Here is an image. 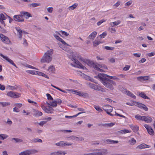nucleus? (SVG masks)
Masks as SVG:
<instances>
[{
	"label": "nucleus",
	"mask_w": 155,
	"mask_h": 155,
	"mask_svg": "<svg viewBox=\"0 0 155 155\" xmlns=\"http://www.w3.org/2000/svg\"><path fill=\"white\" fill-rule=\"evenodd\" d=\"M16 29L19 35V38H21L22 35V33H23L24 34H28V32L22 31L19 27H16L15 28Z\"/></svg>",
	"instance_id": "nucleus-11"
},
{
	"label": "nucleus",
	"mask_w": 155,
	"mask_h": 155,
	"mask_svg": "<svg viewBox=\"0 0 155 155\" xmlns=\"http://www.w3.org/2000/svg\"><path fill=\"white\" fill-rule=\"evenodd\" d=\"M57 155H64L67 153L66 152L59 151L57 152Z\"/></svg>",
	"instance_id": "nucleus-45"
},
{
	"label": "nucleus",
	"mask_w": 155,
	"mask_h": 155,
	"mask_svg": "<svg viewBox=\"0 0 155 155\" xmlns=\"http://www.w3.org/2000/svg\"><path fill=\"white\" fill-rule=\"evenodd\" d=\"M53 10V9L52 7H49L47 8L48 12L49 13H51Z\"/></svg>",
	"instance_id": "nucleus-64"
},
{
	"label": "nucleus",
	"mask_w": 155,
	"mask_h": 155,
	"mask_svg": "<svg viewBox=\"0 0 155 155\" xmlns=\"http://www.w3.org/2000/svg\"><path fill=\"white\" fill-rule=\"evenodd\" d=\"M124 92L127 94V95L131 97L134 99H135L136 97L131 92L127 90L126 89H124Z\"/></svg>",
	"instance_id": "nucleus-15"
},
{
	"label": "nucleus",
	"mask_w": 155,
	"mask_h": 155,
	"mask_svg": "<svg viewBox=\"0 0 155 155\" xmlns=\"http://www.w3.org/2000/svg\"><path fill=\"white\" fill-rule=\"evenodd\" d=\"M78 4L77 3H75L72 5L69 6L68 9L70 10H72L75 9L76 7L78 6Z\"/></svg>",
	"instance_id": "nucleus-30"
},
{
	"label": "nucleus",
	"mask_w": 155,
	"mask_h": 155,
	"mask_svg": "<svg viewBox=\"0 0 155 155\" xmlns=\"http://www.w3.org/2000/svg\"><path fill=\"white\" fill-rule=\"evenodd\" d=\"M12 140H14L16 143H20L23 141L22 140L17 138H13L12 139Z\"/></svg>",
	"instance_id": "nucleus-38"
},
{
	"label": "nucleus",
	"mask_w": 155,
	"mask_h": 155,
	"mask_svg": "<svg viewBox=\"0 0 155 155\" xmlns=\"http://www.w3.org/2000/svg\"><path fill=\"white\" fill-rule=\"evenodd\" d=\"M143 81H146L149 80L150 77L148 76H143Z\"/></svg>",
	"instance_id": "nucleus-61"
},
{
	"label": "nucleus",
	"mask_w": 155,
	"mask_h": 155,
	"mask_svg": "<svg viewBox=\"0 0 155 155\" xmlns=\"http://www.w3.org/2000/svg\"><path fill=\"white\" fill-rule=\"evenodd\" d=\"M103 109L105 111L112 112L113 110L112 107L109 106H104Z\"/></svg>",
	"instance_id": "nucleus-22"
},
{
	"label": "nucleus",
	"mask_w": 155,
	"mask_h": 155,
	"mask_svg": "<svg viewBox=\"0 0 155 155\" xmlns=\"http://www.w3.org/2000/svg\"><path fill=\"white\" fill-rule=\"evenodd\" d=\"M8 137V136L5 134H0V139L4 140L6 139Z\"/></svg>",
	"instance_id": "nucleus-32"
},
{
	"label": "nucleus",
	"mask_w": 155,
	"mask_h": 155,
	"mask_svg": "<svg viewBox=\"0 0 155 155\" xmlns=\"http://www.w3.org/2000/svg\"><path fill=\"white\" fill-rule=\"evenodd\" d=\"M56 104L60 105L62 103V101L60 99H57L56 100H54Z\"/></svg>",
	"instance_id": "nucleus-52"
},
{
	"label": "nucleus",
	"mask_w": 155,
	"mask_h": 155,
	"mask_svg": "<svg viewBox=\"0 0 155 155\" xmlns=\"http://www.w3.org/2000/svg\"><path fill=\"white\" fill-rule=\"evenodd\" d=\"M7 95L8 96L12 98H16L20 97L21 94L16 92L10 91L7 93Z\"/></svg>",
	"instance_id": "nucleus-4"
},
{
	"label": "nucleus",
	"mask_w": 155,
	"mask_h": 155,
	"mask_svg": "<svg viewBox=\"0 0 155 155\" xmlns=\"http://www.w3.org/2000/svg\"><path fill=\"white\" fill-rule=\"evenodd\" d=\"M139 95L141 97L144 99H149V97L147 96L144 93L141 92L140 93Z\"/></svg>",
	"instance_id": "nucleus-31"
},
{
	"label": "nucleus",
	"mask_w": 155,
	"mask_h": 155,
	"mask_svg": "<svg viewBox=\"0 0 155 155\" xmlns=\"http://www.w3.org/2000/svg\"><path fill=\"white\" fill-rule=\"evenodd\" d=\"M1 57H2L4 59L6 60L8 62H9L10 64L12 65L13 66H15L16 68H17V66L16 65V64L14 63L13 61L9 59V58L7 57L6 56H5L3 54H2Z\"/></svg>",
	"instance_id": "nucleus-12"
},
{
	"label": "nucleus",
	"mask_w": 155,
	"mask_h": 155,
	"mask_svg": "<svg viewBox=\"0 0 155 155\" xmlns=\"http://www.w3.org/2000/svg\"><path fill=\"white\" fill-rule=\"evenodd\" d=\"M114 124L111 123H108V124H98V126H102L104 127H111L114 126Z\"/></svg>",
	"instance_id": "nucleus-26"
},
{
	"label": "nucleus",
	"mask_w": 155,
	"mask_h": 155,
	"mask_svg": "<svg viewBox=\"0 0 155 155\" xmlns=\"http://www.w3.org/2000/svg\"><path fill=\"white\" fill-rule=\"evenodd\" d=\"M42 115V113L37 110H35L33 115L35 117H38L41 116Z\"/></svg>",
	"instance_id": "nucleus-27"
},
{
	"label": "nucleus",
	"mask_w": 155,
	"mask_h": 155,
	"mask_svg": "<svg viewBox=\"0 0 155 155\" xmlns=\"http://www.w3.org/2000/svg\"><path fill=\"white\" fill-rule=\"evenodd\" d=\"M94 68L97 71H99L100 72H103V71L102 69L100 68L99 66H98L96 64V66Z\"/></svg>",
	"instance_id": "nucleus-57"
},
{
	"label": "nucleus",
	"mask_w": 155,
	"mask_h": 155,
	"mask_svg": "<svg viewBox=\"0 0 155 155\" xmlns=\"http://www.w3.org/2000/svg\"><path fill=\"white\" fill-rule=\"evenodd\" d=\"M72 91L74 92V94L82 97H86L88 96V94L87 93L81 92L75 90H72Z\"/></svg>",
	"instance_id": "nucleus-8"
},
{
	"label": "nucleus",
	"mask_w": 155,
	"mask_h": 155,
	"mask_svg": "<svg viewBox=\"0 0 155 155\" xmlns=\"http://www.w3.org/2000/svg\"><path fill=\"white\" fill-rule=\"evenodd\" d=\"M135 103L134 104L135 106H137L141 109L144 110L146 111L148 110V108L145 105L137 102H135Z\"/></svg>",
	"instance_id": "nucleus-6"
},
{
	"label": "nucleus",
	"mask_w": 155,
	"mask_h": 155,
	"mask_svg": "<svg viewBox=\"0 0 155 155\" xmlns=\"http://www.w3.org/2000/svg\"><path fill=\"white\" fill-rule=\"evenodd\" d=\"M101 83L106 87L111 90H113L114 89L113 86L116 85V83L114 81L106 77H105L104 80H102Z\"/></svg>",
	"instance_id": "nucleus-2"
},
{
	"label": "nucleus",
	"mask_w": 155,
	"mask_h": 155,
	"mask_svg": "<svg viewBox=\"0 0 155 155\" xmlns=\"http://www.w3.org/2000/svg\"><path fill=\"white\" fill-rule=\"evenodd\" d=\"M117 140H113L110 139H107L104 141V143L106 144L117 143H118Z\"/></svg>",
	"instance_id": "nucleus-20"
},
{
	"label": "nucleus",
	"mask_w": 155,
	"mask_h": 155,
	"mask_svg": "<svg viewBox=\"0 0 155 155\" xmlns=\"http://www.w3.org/2000/svg\"><path fill=\"white\" fill-rule=\"evenodd\" d=\"M148 133L150 135H153L154 134V131L152 129V128L151 127L148 130H147Z\"/></svg>",
	"instance_id": "nucleus-40"
},
{
	"label": "nucleus",
	"mask_w": 155,
	"mask_h": 155,
	"mask_svg": "<svg viewBox=\"0 0 155 155\" xmlns=\"http://www.w3.org/2000/svg\"><path fill=\"white\" fill-rule=\"evenodd\" d=\"M104 48L107 50H113L114 49V47L107 46H105Z\"/></svg>",
	"instance_id": "nucleus-46"
},
{
	"label": "nucleus",
	"mask_w": 155,
	"mask_h": 155,
	"mask_svg": "<svg viewBox=\"0 0 155 155\" xmlns=\"http://www.w3.org/2000/svg\"><path fill=\"white\" fill-rule=\"evenodd\" d=\"M27 72L28 73L32 74L37 75V71H35L28 70Z\"/></svg>",
	"instance_id": "nucleus-42"
},
{
	"label": "nucleus",
	"mask_w": 155,
	"mask_h": 155,
	"mask_svg": "<svg viewBox=\"0 0 155 155\" xmlns=\"http://www.w3.org/2000/svg\"><path fill=\"white\" fill-rule=\"evenodd\" d=\"M109 30L112 33H114L116 31V30L115 28H109Z\"/></svg>",
	"instance_id": "nucleus-49"
},
{
	"label": "nucleus",
	"mask_w": 155,
	"mask_h": 155,
	"mask_svg": "<svg viewBox=\"0 0 155 155\" xmlns=\"http://www.w3.org/2000/svg\"><path fill=\"white\" fill-rule=\"evenodd\" d=\"M47 121H41L40 123H38V124L41 126H43V125L46 123Z\"/></svg>",
	"instance_id": "nucleus-58"
},
{
	"label": "nucleus",
	"mask_w": 155,
	"mask_h": 155,
	"mask_svg": "<svg viewBox=\"0 0 155 155\" xmlns=\"http://www.w3.org/2000/svg\"><path fill=\"white\" fill-rule=\"evenodd\" d=\"M60 32L61 33V34L62 35H64L66 37L68 36L69 35V33H68L67 32L61 30L60 31Z\"/></svg>",
	"instance_id": "nucleus-47"
},
{
	"label": "nucleus",
	"mask_w": 155,
	"mask_h": 155,
	"mask_svg": "<svg viewBox=\"0 0 155 155\" xmlns=\"http://www.w3.org/2000/svg\"><path fill=\"white\" fill-rule=\"evenodd\" d=\"M29 151V154H32L38 152V151L35 149L28 150Z\"/></svg>",
	"instance_id": "nucleus-33"
},
{
	"label": "nucleus",
	"mask_w": 155,
	"mask_h": 155,
	"mask_svg": "<svg viewBox=\"0 0 155 155\" xmlns=\"http://www.w3.org/2000/svg\"><path fill=\"white\" fill-rule=\"evenodd\" d=\"M14 20L16 21L22 22L24 21V19L21 14L16 15L13 16Z\"/></svg>",
	"instance_id": "nucleus-5"
},
{
	"label": "nucleus",
	"mask_w": 155,
	"mask_h": 155,
	"mask_svg": "<svg viewBox=\"0 0 155 155\" xmlns=\"http://www.w3.org/2000/svg\"><path fill=\"white\" fill-rule=\"evenodd\" d=\"M150 147V146L148 145H147L144 143L138 146L137 147V148H138L140 149H142L144 148H148Z\"/></svg>",
	"instance_id": "nucleus-19"
},
{
	"label": "nucleus",
	"mask_w": 155,
	"mask_h": 155,
	"mask_svg": "<svg viewBox=\"0 0 155 155\" xmlns=\"http://www.w3.org/2000/svg\"><path fill=\"white\" fill-rule=\"evenodd\" d=\"M130 67V66L129 65H126L125 67L124 68L123 70L124 71H127L129 69Z\"/></svg>",
	"instance_id": "nucleus-59"
},
{
	"label": "nucleus",
	"mask_w": 155,
	"mask_h": 155,
	"mask_svg": "<svg viewBox=\"0 0 155 155\" xmlns=\"http://www.w3.org/2000/svg\"><path fill=\"white\" fill-rule=\"evenodd\" d=\"M28 6L30 8H35L41 5L39 3H33L28 5Z\"/></svg>",
	"instance_id": "nucleus-25"
},
{
	"label": "nucleus",
	"mask_w": 155,
	"mask_h": 155,
	"mask_svg": "<svg viewBox=\"0 0 155 155\" xmlns=\"http://www.w3.org/2000/svg\"><path fill=\"white\" fill-rule=\"evenodd\" d=\"M88 84L89 85V87L91 89L95 90L97 91L99 86L90 82Z\"/></svg>",
	"instance_id": "nucleus-17"
},
{
	"label": "nucleus",
	"mask_w": 155,
	"mask_h": 155,
	"mask_svg": "<svg viewBox=\"0 0 155 155\" xmlns=\"http://www.w3.org/2000/svg\"><path fill=\"white\" fill-rule=\"evenodd\" d=\"M97 35V32L96 31H94L92 32L88 37V38L91 39L93 40Z\"/></svg>",
	"instance_id": "nucleus-23"
},
{
	"label": "nucleus",
	"mask_w": 155,
	"mask_h": 155,
	"mask_svg": "<svg viewBox=\"0 0 155 155\" xmlns=\"http://www.w3.org/2000/svg\"><path fill=\"white\" fill-rule=\"evenodd\" d=\"M41 107L46 113L48 114H52L53 113L54 110L51 107L49 106L48 107H46L43 106V107L41 106Z\"/></svg>",
	"instance_id": "nucleus-10"
},
{
	"label": "nucleus",
	"mask_w": 155,
	"mask_h": 155,
	"mask_svg": "<svg viewBox=\"0 0 155 155\" xmlns=\"http://www.w3.org/2000/svg\"><path fill=\"white\" fill-rule=\"evenodd\" d=\"M50 106L55 107L57 106V104H56L55 101H54L51 102H50Z\"/></svg>",
	"instance_id": "nucleus-51"
},
{
	"label": "nucleus",
	"mask_w": 155,
	"mask_h": 155,
	"mask_svg": "<svg viewBox=\"0 0 155 155\" xmlns=\"http://www.w3.org/2000/svg\"><path fill=\"white\" fill-rule=\"evenodd\" d=\"M71 60L72 61H74V63L76 65H77V67L83 70H87V69L83 64L81 63L79 61L77 60H76V59L74 57H73L71 58Z\"/></svg>",
	"instance_id": "nucleus-3"
},
{
	"label": "nucleus",
	"mask_w": 155,
	"mask_h": 155,
	"mask_svg": "<svg viewBox=\"0 0 155 155\" xmlns=\"http://www.w3.org/2000/svg\"><path fill=\"white\" fill-rule=\"evenodd\" d=\"M6 19V17L2 13H1L0 15V19L2 20H5Z\"/></svg>",
	"instance_id": "nucleus-50"
},
{
	"label": "nucleus",
	"mask_w": 155,
	"mask_h": 155,
	"mask_svg": "<svg viewBox=\"0 0 155 155\" xmlns=\"http://www.w3.org/2000/svg\"><path fill=\"white\" fill-rule=\"evenodd\" d=\"M106 20H104V19H103V20H101L100 21H98L97 24V25H98V26H99L100 25H101L102 23H103V22H104L105 21H106Z\"/></svg>",
	"instance_id": "nucleus-56"
},
{
	"label": "nucleus",
	"mask_w": 155,
	"mask_h": 155,
	"mask_svg": "<svg viewBox=\"0 0 155 155\" xmlns=\"http://www.w3.org/2000/svg\"><path fill=\"white\" fill-rule=\"evenodd\" d=\"M0 37L1 40L4 43L6 44H9L11 41L8 37L5 36L3 34H0Z\"/></svg>",
	"instance_id": "nucleus-9"
},
{
	"label": "nucleus",
	"mask_w": 155,
	"mask_h": 155,
	"mask_svg": "<svg viewBox=\"0 0 155 155\" xmlns=\"http://www.w3.org/2000/svg\"><path fill=\"white\" fill-rule=\"evenodd\" d=\"M130 127L133 131L135 133L137 132L139 130V127L137 125L132 124Z\"/></svg>",
	"instance_id": "nucleus-24"
},
{
	"label": "nucleus",
	"mask_w": 155,
	"mask_h": 155,
	"mask_svg": "<svg viewBox=\"0 0 155 155\" xmlns=\"http://www.w3.org/2000/svg\"><path fill=\"white\" fill-rule=\"evenodd\" d=\"M101 42L100 41L95 40L93 42V45L94 46L96 47Z\"/></svg>",
	"instance_id": "nucleus-55"
},
{
	"label": "nucleus",
	"mask_w": 155,
	"mask_h": 155,
	"mask_svg": "<svg viewBox=\"0 0 155 155\" xmlns=\"http://www.w3.org/2000/svg\"><path fill=\"white\" fill-rule=\"evenodd\" d=\"M119 132H120V133L121 134H126L127 133L130 132L128 130H126V129H124V130H121Z\"/></svg>",
	"instance_id": "nucleus-43"
},
{
	"label": "nucleus",
	"mask_w": 155,
	"mask_h": 155,
	"mask_svg": "<svg viewBox=\"0 0 155 155\" xmlns=\"http://www.w3.org/2000/svg\"><path fill=\"white\" fill-rule=\"evenodd\" d=\"M94 108L97 111L99 112L102 111H103L102 110L100 107L99 106L94 105Z\"/></svg>",
	"instance_id": "nucleus-44"
},
{
	"label": "nucleus",
	"mask_w": 155,
	"mask_h": 155,
	"mask_svg": "<svg viewBox=\"0 0 155 155\" xmlns=\"http://www.w3.org/2000/svg\"><path fill=\"white\" fill-rule=\"evenodd\" d=\"M20 14H22L23 17H25L27 19L29 17H32L31 15L28 12L23 11L20 12Z\"/></svg>",
	"instance_id": "nucleus-14"
},
{
	"label": "nucleus",
	"mask_w": 155,
	"mask_h": 155,
	"mask_svg": "<svg viewBox=\"0 0 155 155\" xmlns=\"http://www.w3.org/2000/svg\"><path fill=\"white\" fill-rule=\"evenodd\" d=\"M48 71L50 73H53L55 71V68L54 66H50L48 69Z\"/></svg>",
	"instance_id": "nucleus-39"
},
{
	"label": "nucleus",
	"mask_w": 155,
	"mask_h": 155,
	"mask_svg": "<svg viewBox=\"0 0 155 155\" xmlns=\"http://www.w3.org/2000/svg\"><path fill=\"white\" fill-rule=\"evenodd\" d=\"M144 116H141L139 114H137L135 116L136 119L139 120L143 121Z\"/></svg>",
	"instance_id": "nucleus-29"
},
{
	"label": "nucleus",
	"mask_w": 155,
	"mask_h": 155,
	"mask_svg": "<svg viewBox=\"0 0 155 155\" xmlns=\"http://www.w3.org/2000/svg\"><path fill=\"white\" fill-rule=\"evenodd\" d=\"M130 144L132 145H133L136 143V140L134 138H132L131 140H129Z\"/></svg>",
	"instance_id": "nucleus-48"
},
{
	"label": "nucleus",
	"mask_w": 155,
	"mask_h": 155,
	"mask_svg": "<svg viewBox=\"0 0 155 155\" xmlns=\"http://www.w3.org/2000/svg\"><path fill=\"white\" fill-rule=\"evenodd\" d=\"M133 55L137 57H140L141 55V54L140 53H137L133 54Z\"/></svg>",
	"instance_id": "nucleus-63"
},
{
	"label": "nucleus",
	"mask_w": 155,
	"mask_h": 155,
	"mask_svg": "<svg viewBox=\"0 0 155 155\" xmlns=\"http://www.w3.org/2000/svg\"><path fill=\"white\" fill-rule=\"evenodd\" d=\"M107 35V33L106 32H104L102 34L100 35L101 38H104Z\"/></svg>",
	"instance_id": "nucleus-62"
},
{
	"label": "nucleus",
	"mask_w": 155,
	"mask_h": 155,
	"mask_svg": "<svg viewBox=\"0 0 155 155\" xmlns=\"http://www.w3.org/2000/svg\"><path fill=\"white\" fill-rule=\"evenodd\" d=\"M0 104L2 107H5L10 105V103L6 102H0Z\"/></svg>",
	"instance_id": "nucleus-36"
},
{
	"label": "nucleus",
	"mask_w": 155,
	"mask_h": 155,
	"mask_svg": "<svg viewBox=\"0 0 155 155\" xmlns=\"http://www.w3.org/2000/svg\"><path fill=\"white\" fill-rule=\"evenodd\" d=\"M32 142L35 143H36L37 142H39V143H42V140L39 138H34L32 140Z\"/></svg>",
	"instance_id": "nucleus-41"
},
{
	"label": "nucleus",
	"mask_w": 155,
	"mask_h": 155,
	"mask_svg": "<svg viewBox=\"0 0 155 155\" xmlns=\"http://www.w3.org/2000/svg\"><path fill=\"white\" fill-rule=\"evenodd\" d=\"M19 155H29L28 150H27L21 152L19 153Z\"/></svg>",
	"instance_id": "nucleus-35"
},
{
	"label": "nucleus",
	"mask_w": 155,
	"mask_h": 155,
	"mask_svg": "<svg viewBox=\"0 0 155 155\" xmlns=\"http://www.w3.org/2000/svg\"><path fill=\"white\" fill-rule=\"evenodd\" d=\"M8 87L10 88V90L12 91L16 90L18 87V86L16 85L13 86L8 85Z\"/></svg>",
	"instance_id": "nucleus-37"
},
{
	"label": "nucleus",
	"mask_w": 155,
	"mask_h": 155,
	"mask_svg": "<svg viewBox=\"0 0 155 155\" xmlns=\"http://www.w3.org/2000/svg\"><path fill=\"white\" fill-rule=\"evenodd\" d=\"M105 154V152L102 151L98 152H94L89 153H84V155H104Z\"/></svg>",
	"instance_id": "nucleus-16"
},
{
	"label": "nucleus",
	"mask_w": 155,
	"mask_h": 155,
	"mask_svg": "<svg viewBox=\"0 0 155 155\" xmlns=\"http://www.w3.org/2000/svg\"><path fill=\"white\" fill-rule=\"evenodd\" d=\"M153 119L151 117L144 116L143 121L147 123H150L152 121Z\"/></svg>",
	"instance_id": "nucleus-18"
},
{
	"label": "nucleus",
	"mask_w": 155,
	"mask_h": 155,
	"mask_svg": "<svg viewBox=\"0 0 155 155\" xmlns=\"http://www.w3.org/2000/svg\"><path fill=\"white\" fill-rule=\"evenodd\" d=\"M103 74H99L98 75L94 76V78L96 79H99L101 82H102V80H103L105 77Z\"/></svg>",
	"instance_id": "nucleus-21"
},
{
	"label": "nucleus",
	"mask_w": 155,
	"mask_h": 155,
	"mask_svg": "<svg viewBox=\"0 0 155 155\" xmlns=\"http://www.w3.org/2000/svg\"><path fill=\"white\" fill-rule=\"evenodd\" d=\"M46 96L48 100H51V101L53 100V98L51 96V95L47 93L46 94Z\"/></svg>",
	"instance_id": "nucleus-53"
},
{
	"label": "nucleus",
	"mask_w": 155,
	"mask_h": 155,
	"mask_svg": "<svg viewBox=\"0 0 155 155\" xmlns=\"http://www.w3.org/2000/svg\"><path fill=\"white\" fill-rule=\"evenodd\" d=\"M82 61L85 64H86L88 66L90 67H92L94 68L96 64H95L93 61L89 60L83 59Z\"/></svg>",
	"instance_id": "nucleus-7"
},
{
	"label": "nucleus",
	"mask_w": 155,
	"mask_h": 155,
	"mask_svg": "<svg viewBox=\"0 0 155 155\" xmlns=\"http://www.w3.org/2000/svg\"><path fill=\"white\" fill-rule=\"evenodd\" d=\"M132 3V1H131V0L129 1L128 2H126L125 3V5L127 6H129Z\"/></svg>",
	"instance_id": "nucleus-60"
},
{
	"label": "nucleus",
	"mask_w": 155,
	"mask_h": 155,
	"mask_svg": "<svg viewBox=\"0 0 155 155\" xmlns=\"http://www.w3.org/2000/svg\"><path fill=\"white\" fill-rule=\"evenodd\" d=\"M53 36L56 39H57L59 41L61 42L63 44L66 45L67 46H70L68 44L66 43V42H65L61 38H60L58 35H57L56 34H54L53 35Z\"/></svg>",
	"instance_id": "nucleus-13"
},
{
	"label": "nucleus",
	"mask_w": 155,
	"mask_h": 155,
	"mask_svg": "<svg viewBox=\"0 0 155 155\" xmlns=\"http://www.w3.org/2000/svg\"><path fill=\"white\" fill-rule=\"evenodd\" d=\"M120 22L121 21L120 20H117L114 22L110 23V25L111 27L116 26L120 24Z\"/></svg>",
	"instance_id": "nucleus-28"
},
{
	"label": "nucleus",
	"mask_w": 155,
	"mask_h": 155,
	"mask_svg": "<svg viewBox=\"0 0 155 155\" xmlns=\"http://www.w3.org/2000/svg\"><path fill=\"white\" fill-rule=\"evenodd\" d=\"M56 145L58 146H65V143L63 141H61L59 143H56Z\"/></svg>",
	"instance_id": "nucleus-34"
},
{
	"label": "nucleus",
	"mask_w": 155,
	"mask_h": 155,
	"mask_svg": "<svg viewBox=\"0 0 155 155\" xmlns=\"http://www.w3.org/2000/svg\"><path fill=\"white\" fill-rule=\"evenodd\" d=\"M97 91H101L102 92H106V90L105 89L102 88L101 86H99Z\"/></svg>",
	"instance_id": "nucleus-54"
},
{
	"label": "nucleus",
	"mask_w": 155,
	"mask_h": 155,
	"mask_svg": "<svg viewBox=\"0 0 155 155\" xmlns=\"http://www.w3.org/2000/svg\"><path fill=\"white\" fill-rule=\"evenodd\" d=\"M53 53V50L51 49L45 53L41 59V62L49 63L52 60V54Z\"/></svg>",
	"instance_id": "nucleus-1"
}]
</instances>
